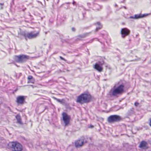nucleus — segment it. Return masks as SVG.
Returning a JSON list of instances; mask_svg holds the SVG:
<instances>
[{
  "instance_id": "nucleus-2",
  "label": "nucleus",
  "mask_w": 151,
  "mask_h": 151,
  "mask_svg": "<svg viewBox=\"0 0 151 151\" xmlns=\"http://www.w3.org/2000/svg\"><path fill=\"white\" fill-rule=\"evenodd\" d=\"M91 96L88 93L84 92L77 96L76 102L81 104L89 103L91 99Z\"/></svg>"
},
{
  "instance_id": "nucleus-33",
  "label": "nucleus",
  "mask_w": 151,
  "mask_h": 151,
  "mask_svg": "<svg viewBox=\"0 0 151 151\" xmlns=\"http://www.w3.org/2000/svg\"><path fill=\"white\" fill-rule=\"evenodd\" d=\"M123 7H124V9H126V7L125 6H123Z\"/></svg>"
},
{
  "instance_id": "nucleus-13",
  "label": "nucleus",
  "mask_w": 151,
  "mask_h": 151,
  "mask_svg": "<svg viewBox=\"0 0 151 151\" xmlns=\"http://www.w3.org/2000/svg\"><path fill=\"white\" fill-rule=\"evenodd\" d=\"M91 33V32H86L79 35L77 36L76 40H81V39L80 38H85V37L88 36Z\"/></svg>"
},
{
  "instance_id": "nucleus-19",
  "label": "nucleus",
  "mask_w": 151,
  "mask_h": 151,
  "mask_svg": "<svg viewBox=\"0 0 151 151\" xmlns=\"http://www.w3.org/2000/svg\"><path fill=\"white\" fill-rule=\"evenodd\" d=\"M94 7L95 10H99L100 9H101V6L98 4H95L94 5Z\"/></svg>"
},
{
  "instance_id": "nucleus-1",
  "label": "nucleus",
  "mask_w": 151,
  "mask_h": 151,
  "mask_svg": "<svg viewBox=\"0 0 151 151\" xmlns=\"http://www.w3.org/2000/svg\"><path fill=\"white\" fill-rule=\"evenodd\" d=\"M118 82L114 86L112 89L109 92V95L110 96H116L118 95L122 94L124 92V85L123 84H119Z\"/></svg>"
},
{
  "instance_id": "nucleus-32",
  "label": "nucleus",
  "mask_w": 151,
  "mask_h": 151,
  "mask_svg": "<svg viewBox=\"0 0 151 151\" xmlns=\"http://www.w3.org/2000/svg\"><path fill=\"white\" fill-rule=\"evenodd\" d=\"M67 9H69V6H67V8H66Z\"/></svg>"
},
{
  "instance_id": "nucleus-27",
  "label": "nucleus",
  "mask_w": 151,
  "mask_h": 151,
  "mask_svg": "<svg viewBox=\"0 0 151 151\" xmlns=\"http://www.w3.org/2000/svg\"><path fill=\"white\" fill-rule=\"evenodd\" d=\"M96 24L99 26H102L101 24V23L99 22H97L96 23Z\"/></svg>"
},
{
  "instance_id": "nucleus-4",
  "label": "nucleus",
  "mask_w": 151,
  "mask_h": 151,
  "mask_svg": "<svg viewBox=\"0 0 151 151\" xmlns=\"http://www.w3.org/2000/svg\"><path fill=\"white\" fill-rule=\"evenodd\" d=\"M8 146L12 151H22L23 149L22 145L17 142H9Z\"/></svg>"
},
{
  "instance_id": "nucleus-18",
  "label": "nucleus",
  "mask_w": 151,
  "mask_h": 151,
  "mask_svg": "<svg viewBox=\"0 0 151 151\" xmlns=\"http://www.w3.org/2000/svg\"><path fill=\"white\" fill-rule=\"evenodd\" d=\"M27 79L29 80L28 81V82L29 81L32 83H34V80L32 76L31 75L29 76L28 77Z\"/></svg>"
},
{
  "instance_id": "nucleus-9",
  "label": "nucleus",
  "mask_w": 151,
  "mask_h": 151,
  "mask_svg": "<svg viewBox=\"0 0 151 151\" xmlns=\"http://www.w3.org/2000/svg\"><path fill=\"white\" fill-rule=\"evenodd\" d=\"M130 33V30L127 28H122L121 30V33L122 35V37L123 38L128 35Z\"/></svg>"
},
{
  "instance_id": "nucleus-16",
  "label": "nucleus",
  "mask_w": 151,
  "mask_h": 151,
  "mask_svg": "<svg viewBox=\"0 0 151 151\" xmlns=\"http://www.w3.org/2000/svg\"><path fill=\"white\" fill-rule=\"evenodd\" d=\"M59 58H60V59L61 60H64V61L66 63H68V64H71V63H73L74 62V60H73L71 61H68L66 60L65 59H64V58H63V57H61V56H59Z\"/></svg>"
},
{
  "instance_id": "nucleus-25",
  "label": "nucleus",
  "mask_w": 151,
  "mask_h": 151,
  "mask_svg": "<svg viewBox=\"0 0 151 151\" xmlns=\"http://www.w3.org/2000/svg\"><path fill=\"white\" fill-rule=\"evenodd\" d=\"M94 39H93L91 40H90L88 42H87V43H91L93 41Z\"/></svg>"
},
{
  "instance_id": "nucleus-30",
  "label": "nucleus",
  "mask_w": 151,
  "mask_h": 151,
  "mask_svg": "<svg viewBox=\"0 0 151 151\" xmlns=\"http://www.w3.org/2000/svg\"><path fill=\"white\" fill-rule=\"evenodd\" d=\"M72 4L73 5H75L76 4V2H75L74 1H73Z\"/></svg>"
},
{
  "instance_id": "nucleus-23",
  "label": "nucleus",
  "mask_w": 151,
  "mask_h": 151,
  "mask_svg": "<svg viewBox=\"0 0 151 151\" xmlns=\"http://www.w3.org/2000/svg\"><path fill=\"white\" fill-rule=\"evenodd\" d=\"M4 4L3 3H0V5L1 6V7L0 9H3V7L2 6L4 5Z\"/></svg>"
},
{
  "instance_id": "nucleus-22",
  "label": "nucleus",
  "mask_w": 151,
  "mask_h": 151,
  "mask_svg": "<svg viewBox=\"0 0 151 151\" xmlns=\"http://www.w3.org/2000/svg\"><path fill=\"white\" fill-rule=\"evenodd\" d=\"M102 26H99L98 27H97L95 29V31L96 32L97 31L99 30L100 29L102 28Z\"/></svg>"
},
{
  "instance_id": "nucleus-5",
  "label": "nucleus",
  "mask_w": 151,
  "mask_h": 151,
  "mask_svg": "<svg viewBox=\"0 0 151 151\" xmlns=\"http://www.w3.org/2000/svg\"><path fill=\"white\" fill-rule=\"evenodd\" d=\"M29 57L28 56L22 54L18 55H15L14 59L17 62L23 63L29 59Z\"/></svg>"
},
{
  "instance_id": "nucleus-3",
  "label": "nucleus",
  "mask_w": 151,
  "mask_h": 151,
  "mask_svg": "<svg viewBox=\"0 0 151 151\" xmlns=\"http://www.w3.org/2000/svg\"><path fill=\"white\" fill-rule=\"evenodd\" d=\"M39 31L27 32H22L21 33V35L23 36L26 40H27L28 39H32L35 38L39 36Z\"/></svg>"
},
{
  "instance_id": "nucleus-29",
  "label": "nucleus",
  "mask_w": 151,
  "mask_h": 151,
  "mask_svg": "<svg viewBox=\"0 0 151 151\" xmlns=\"http://www.w3.org/2000/svg\"><path fill=\"white\" fill-rule=\"evenodd\" d=\"M70 2H67V3H64V4H62L61 6V7H62V6H63V5H64L65 4H70Z\"/></svg>"
},
{
  "instance_id": "nucleus-37",
  "label": "nucleus",
  "mask_w": 151,
  "mask_h": 151,
  "mask_svg": "<svg viewBox=\"0 0 151 151\" xmlns=\"http://www.w3.org/2000/svg\"><path fill=\"white\" fill-rule=\"evenodd\" d=\"M91 127H93V126H91Z\"/></svg>"
},
{
  "instance_id": "nucleus-15",
  "label": "nucleus",
  "mask_w": 151,
  "mask_h": 151,
  "mask_svg": "<svg viewBox=\"0 0 151 151\" xmlns=\"http://www.w3.org/2000/svg\"><path fill=\"white\" fill-rule=\"evenodd\" d=\"M94 68L99 72H101L103 69L101 67L98 63H96L94 66Z\"/></svg>"
},
{
  "instance_id": "nucleus-28",
  "label": "nucleus",
  "mask_w": 151,
  "mask_h": 151,
  "mask_svg": "<svg viewBox=\"0 0 151 151\" xmlns=\"http://www.w3.org/2000/svg\"><path fill=\"white\" fill-rule=\"evenodd\" d=\"M149 121H150L149 125L150 127H151V118H150Z\"/></svg>"
},
{
  "instance_id": "nucleus-26",
  "label": "nucleus",
  "mask_w": 151,
  "mask_h": 151,
  "mask_svg": "<svg viewBox=\"0 0 151 151\" xmlns=\"http://www.w3.org/2000/svg\"><path fill=\"white\" fill-rule=\"evenodd\" d=\"M134 105L136 106H138V105L139 104V103L138 102H135V103H134Z\"/></svg>"
},
{
  "instance_id": "nucleus-8",
  "label": "nucleus",
  "mask_w": 151,
  "mask_h": 151,
  "mask_svg": "<svg viewBox=\"0 0 151 151\" xmlns=\"http://www.w3.org/2000/svg\"><path fill=\"white\" fill-rule=\"evenodd\" d=\"M26 96H18L16 99V102L18 104L22 105L25 103Z\"/></svg>"
},
{
  "instance_id": "nucleus-24",
  "label": "nucleus",
  "mask_w": 151,
  "mask_h": 151,
  "mask_svg": "<svg viewBox=\"0 0 151 151\" xmlns=\"http://www.w3.org/2000/svg\"><path fill=\"white\" fill-rule=\"evenodd\" d=\"M71 30L72 31L74 32H75L76 30L75 28L74 27H73L72 28Z\"/></svg>"
},
{
  "instance_id": "nucleus-21",
  "label": "nucleus",
  "mask_w": 151,
  "mask_h": 151,
  "mask_svg": "<svg viewBox=\"0 0 151 151\" xmlns=\"http://www.w3.org/2000/svg\"><path fill=\"white\" fill-rule=\"evenodd\" d=\"M98 64L99 65H102L104 63V61L103 60H101V61H99V62Z\"/></svg>"
},
{
  "instance_id": "nucleus-20",
  "label": "nucleus",
  "mask_w": 151,
  "mask_h": 151,
  "mask_svg": "<svg viewBox=\"0 0 151 151\" xmlns=\"http://www.w3.org/2000/svg\"><path fill=\"white\" fill-rule=\"evenodd\" d=\"M134 109L133 108H131L128 110L127 114L128 115H131L134 113Z\"/></svg>"
},
{
  "instance_id": "nucleus-6",
  "label": "nucleus",
  "mask_w": 151,
  "mask_h": 151,
  "mask_svg": "<svg viewBox=\"0 0 151 151\" xmlns=\"http://www.w3.org/2000/svg\"><path fill=\"white\" fill-rule=\"evenodd\" d=\"M121 120V117L117 115H111L109 116L107 119V121L109 123L117 122L120 121Z\"/></svg>"
},
{
  "instance_id": "nucleus-17",
  "label": "nucleus",
  "mask_w": 151,
  "mask_h": 151,
  "mask_svg": "<svg viewBox=\"0 0 151 151\" xmlns=\"http://www.w3.org/2000/svg\"><path fill=\"white\" fill-rule=\"evenodd\" d=\"M53 98L57 101L59 102L61 104H63L64 103V100L63 99H57L55 97H53Z\"/></svg>"
},
{
  "instance_id": "nucleus-14",
  "label": "nucleus",
  "mask_w": 151,
  "mask_h": 151,
  "mask_svg": "<svg viewBox=\"0 0 151 151\" xmlns=\"http://www.w3.org/2000/svg\"><path fill=\"white\" fill-rule=\"evenodd\" d=\"M15 118L17 120V123L19 124L22 125L23 123L22 122L21 118L19 114H18L16 115Z\"/></svg>"
},
{
  "instance_id": "nucleus-36",
  "label": "nucleus",
  "mask_w": 151,
  "mask_h": 151,
  "mask_svg": "<svg viewBox=\"0 0 151 151\" xmlns=\"http://www.w3.org/2000/svg\"><path fill=\"white\" fill-rule=\"evenodd\" d=\"M133 61V60H131L130 61Z\"/></svg>"
},
{
  "instance_id": "nucleus-10",
  "label": "nucleus",
  "mask_w": 151,
  "mask_h": 151,
  "mask_svg": "<svg viewBox=\"0 0 151 151\" xmlns=\"http://www.w3.org/2000/svg\"><path fill=\"white\" fill-rule=\"evenodd\" d=\"M148 15V14H135L134 16H131L129 17V18L131 19H139L145 17L147 16Z\"/></svg>"
},
{
  "instance_id": "nucleus-7",
  "label": "nucleus",
  "mask_w": 151,
  "mask_h": 151,
  "mask_svg": "<svg viewBox=\"0 0 151 151\" xmlns=\"http://www.w3.org/2000/svg\"><path fill=\"white\" fill-rule=\"evenodd\" d=\"M63 120L65 124V126L68 125L70 123V116L64 112L62 114Z\"/></svg>"
},
{
  "instance_id": "nucleus-11",
  "label": "nucleus",
  "mask_w": 151,
  "mask_h": 151,
  "mask_svg": "<svg viewBox=\"0 0 151 151\" xmlns=\"http://www.w3.org/2000/svg\"><path fill=\"white\" fill-rule=\"evenodd\" d=\"M84 142L83 139H78L75 142V146L76 147H81L84 144Z\"/></svg>"
},
{
  "instance_id": "nucleus-31",
  "label": "nucleus",
  "mask_w": 151,
  "mask_h": 151,
  "mask_svg": "<svg viewBox=\"0 0 151 151\" xmlns=\"http://www.w3.org/2000/svg\"><path fill=\"white\" fill-rule=\"evenodd\" d=\"M87 5L88 6H89L90 5V3H87Z\"/></svg>"
},
{
  "instance_id": "nucleus-12",
  "label": "nucleus",
  "mask_w": 151,
  "mask_h": 151,
  "mask_svg": "<svg viewBox=\"0 0 151 151\" xmlns=\"http://www.w3.org/2000/svg\"><path fill=\"white\" fill-rule=\"evenodd\" d=\"M139 147L144 150L147 149L149 148L147 142L145 141L141 142Z\"/></svg>"
},
{
  "instance_id": "nucleus-34",
  "label": "nucleus",
  "mask_w": 151,
  "mask_h": 151,
  "mask_svg": "<svg viewBox=\"0 0 151 151\" xmlns=\"http://www.w3.org/2000/svg\"><path fill=\"white\" fill-rule=\"evenodd\" d=\"M123 109V108L122 107H119V108L118 109Z\"/></svg>"
},
{
  "instance_id": "nucleus-35",
  "label": "nucleus",
  "mask_w": 151,
  "mask_h": 151,
  "mask_svg": "<svg viewBox=\"0 0 151 151\" xmlns=\"http://www.w3.org/2000/svg\"><path fill=\"white\" fill-rule=\"evenodd\" d=\"M117 6V4H115V6Z\"/></svg>"
}]
</instances>
